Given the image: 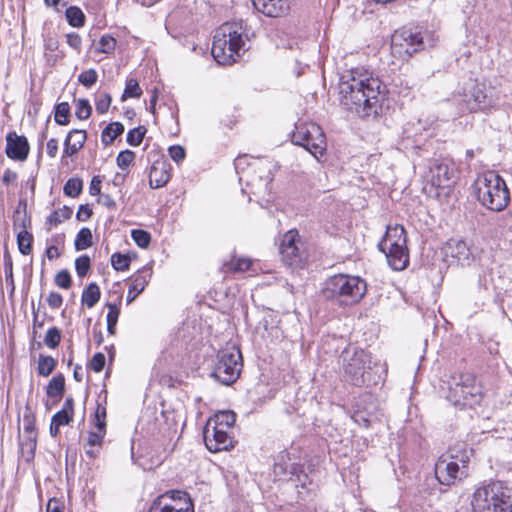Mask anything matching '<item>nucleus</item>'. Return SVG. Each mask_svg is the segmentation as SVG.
I'll return each mask as SVG.
<instances>
[{
    "mask_svg": "<svg viewBox=\"0 0 512 512\" xmlns=\"http://www.w3.org/2000/svg\"><path fill=\"white\" fill-rule=\"evenodd\" d=\"M386 84L367 71L351 70L339 82V101L348 111L362 119H376L383 112L387 100Z\"/></svg>",
    "mask_w": 512,
    "mask_h": 512,
    "instance_id": "1",
    "label": "nucleus"
},
{
    "mask_svg": "<svg viewBox=\"0 0 512 512\" xmlns=\"http://www.w3.org/2000/svg\"><path fill=\"white\" fill-rule=\"evenodd\" d=\"M367 292V283L359 276L335 274L322 284L320 297L333 307L344 308L362 300Z\"/></svg>",
    "mask_w": 512,
    "mask_h": 512,
    "instance_id": "2",
    "label": "nucleus"
},
{
    "mask_svg": "<svg viewBox=\"0 0 512 512\" xmlns=\"http://www.w3.org/2000/svg\"><path fill=\"white\" fill-rule=\"evenodd\" d=\"M458 109L462 113L491 114L500 106V97L496 89L485 83L472 81L465 83L455 97Z\"/></svg>",
    "mask_w": 512,
    "mask_h": 512,
    "instance_id": "3",
    "label": "nucleus"
},
{
    "mask_svg": "<svg viewBox=\"0 0 512 512\" xmlns=\"http://www.w3.org/2000/svg\"><path fill=\"white\" fill-rule=\"evenodd\" d=\"M247 40L249 35L242 20L224 23L214 36L212 56L219 64H231L235 62L234 55L239 56L240 51L245 50Z\"/></svg>",
    "mask_w": 512,
    "mask_h": 512,
    "instance_id": "4",
    "label": "nucleus"
},
{
    "mask_svg": "<svg viewBox=\"0 0 512 512\" xmlns=\"http://www.w3.org/2000/svg\"><path fill=\"white\" fill-rule=\"evenodd\" d=\"M473 188L477 201L488 210L501 212L510 202L506 181L494 171L478 175Z\"/></svg>",
    "mask_w": 512,
    "mask_h": 512,
    "instance_id": "5",
    "label": "nucleus"
},
{
    "mask_svg": "<svg viewBox=\"0 0 512 512\" xmlns=\"http://www.w3.org/2000/svg\"><path fill=\"white\" fill-rule=\"evenodd\" d=\"M473 512H512V490L499 480L483 482L471 502Z\"/></svg>",
    "mask_w": 512,
    "mask_h": 512,
    "instance_id": "6",
    "label": "nucleus"
},
{
    "mask_svg": "<svg viewBox=\"0 0 512 512\" xmlns=\"http://www.w3.org/2000/svg\"><path fill=\"white\" fill-rule=\"evenodd\" d=\"M273 473L279 481L291 482L297 489L310 491L312 480L306 472L305 461L301 457V452L294 447L283 450L277 455Z\"/></svg>",
    "mask_w": 512,
    "mask_h": 512,
    "instance_id": "7",
    "label": "nucleus"
},
{
    "mask_svg": "<svg viewBox=\"0 0 512 512\" xmlns=\"http://www.w3.org/2000/svg\"><path fill=\"white\" fill-rule=\"evenodd\" d=\"M434 42L433 33L419 25L403 26L395 30L391 37L392 49L408 57L434 46Z\"/></svg>",
    "mask_w": 512,
    "mask_h": 512,
    "instance_id": "8",
    "label": "nucleus"
},
{
    "mask_svg": "<svg viewBox=\"0 0 512 512\" xmlns=\"http://www.w3.org/2000/svg\"><path fill=\"white\" fill-rule=\"evenodd\" d=\"M217 360L211 371V377L223 385H231L237 381L243 368V357L236 343H227L216 356Z\"/></svg>",
    "mask_w": 512,
    "mask_h": 512,
    "instance_id": "9",
    "label": "nucleus"
},
{
    "mask_svg": "<svg viewBox=\"0 0 512 512\" xmlns=\"http://www.w3.org/2000/svg\"><path fill=\"white\" fill-rule=\"evenodd\" d=\"M447 399L460 408H473L482 402V389L476 382L475 375L460 373L453 376L449 384Z\"/></svg>",
    "mask_w": 512,
    "mask_h": 512,
    "instance_id": "10",
    "label": "nucleus"
},
{
    "mask_svg": "<svg viewBox=\"0 0 512 512\" xmlns=\"http://www.w3.org/2000/svg\"><path fill=\"white\" fill-rule=\"evenodd\" d=\"M291 142L305 148L317 160L325 155L326 135L317 123L298 120L290 134Z\"/></svg>",
    "mask_w": 512,
    "mask_h": 512,
    "instance_id": "11",
    "label": "nucleus"
},
{
    "mask_svg": "<svg viewBox=\"0 0 512 512\" xmlns=\"http://www.w3.org/2000/svg\"><path fill=\"white\" fill-rule=\"evenodd\" d=\"M343 354V377L346 382L356 387L369 386L374 382L371 378L373 364L371 353L355 348L351 355L348 351Z\"/></svg>",
    "mask_w": 512,
    "mask_h": 512,
    "instance_id": "12",
    "label": "nucleus"
},
{
    "mask_svg": "<svg viewBox=\"0 0 512 512\" xmlns=\"http://www.w3.org/2000/svg\"><path fill=\"white\" fill-rule=\"evenodd\" d=\"M431 131L421 120L407 122L402 131V147L419 157L427 158L433 148Z\"/></svg>",
    "mask_w": 512,
    "mask_h": 512,
    "instance_id": "13",
    "label": "nucleus"
},
{
    "mask_svg": "<svg viewBox=\"0 0 512 512\" xmlns=\"http://www.w3.org/2000/svg\"><path fill=\"white\" fill-rule=\"evenodd\" d=\"M427 177L432 187L438 190L450 189L456 183L458 170L451 159H434L430 162Z\"/></svg>",
    "mask_w": 512,
    "mask_h": 512,
    "instance_id": "14",
    "label": "nucleus"
},
{
    "mask_svg": "<svg viewBox=\"0 0 512 512\" xmlns=\"http://www.w3.org/2000/svg\"><path fill=\"white\" fill-rule=\"evenodd\" d=\"M149 512H194V504L187 492L171 490L154 499Z\"/></svg>",
    "mask_w": 512,
    "mask_h": 512,
    "instance_id": "15",
    "label": "nucleus"
},
{
    "mask_svg": "<svg viewBox=\"0 0 512 512\" xmlns=\"http://www.w3.org/2000/svg\"><path fill=\"white\" fill-rule=\"evenodd\" d=\"M239 182L240 184L245 185V187L241 188L243 194L254 195L258 198V201H264L266 203L273 201L274 196L272 186H268L267 182H264L261 179L260 174L257 175L256 172H253L250 169L242 174ZM249 200H252L251 196H249Z\"/></svg>",
    "mask_w": 512,
    "mask_h": 512,
    "instance_id": "16",
    "label": "nucleus"
},
{
    "mask_svg": "<svg viewBox=\"0 0 512 512\" xmlns=\"http://www.w3.org/2000/svg\"><path fill=\"white\" fill-rule=\"evenodd\" d=\"M435 477L442 485H453L456 480L466 477L468 472L461 470L458 461H453L449 455H441L434 467Z\"/></svg>",
    "mask_w": 512,
    "mask_h": 512,
    "instance_id": "17",
    "label": "nucleus"
},
{
    "mask_svg": "<svg viewBox=\"0 0 512 512\" xmlns=\"http://www.w3.org/2000/svg\"><path fill=\"white\" fill-rule=\"evenodd\" d=\"M445 253L456 259L460 265L470 266L478 257L479 249L462 239L451 238L446 243Z\"/></svg>",
    "mask_w": 512,
    "mask_h": 512,
    "instance_id": "18",
    "label": "nucleus"
},
{
    "mask_svg": "<svg viewBox=\"0 0 512 512\" xmlns=\"http://www.w3.org/2000/svg\"><path fill=\"white\" fill-rule=\"evenodd\" d=\"M27 201L20 200L18 208L14 214V228L17 231V244L19 251L28 255L32 251V236L27 231V225L25 221Z\"/></svg>",
    "mask_w": 512,
    "mask_h": 512,
    "instance_id": "19",
    "label": "nucleus"
},
{
    "mask_svg": "<svg viewBox=\"0 0 512 512\" xmlns=\"http://www.w3.org/2000/svg\"><path fill=\"white\" fill-rule=\"evenodd\" d=\"M203 436L206 448L213 453L233 448V438L228 431L205 427Z\"/></svg>",
    "mask_w": 512,
    "mask_h": 512,
    "instance_id": "20",
    "label": "nucleus"
},
{
    "mask_svg": "<svg viewBox=\"0 0 512 512\" xmlns=\"http://www.w3.org/2000/svg\"><path fill=\"white\" fill-rule=\"evenodd\" d=\"M30 151V145L26 137L20 136L15 132H10L6 136L5 152L8 158L16 161L27 159Z\"/></svg>",
    "mask_w": 512,
    "mask_h": 512,
    "instance_id": "21",
    "label": "nucleus"
},
{
    "mask_svg": "<svg viewBox=\"0 0 512 512\" xmlns=\"http://www.w3.org/2000/svg\"><path fill=\"white\" fill-rule=\"evenodd\" d=\"M171 165L164 158L158 157L153 161L149 172V185L152 189L164 187L170 180Z\"/></svg>",
    "mask_w": 512,
    "mask_h": 512,
    "instance_id": "22",
    "label": "nucleus"
},
{
    "mask_svg": "<svg viewBox=\"0 0 512 512\" xmlns=\"http://www.w3.org/2000/svg\"><path fill=\"white\" fill-rule=\"evenodd\" d=\"M407 245V233L404 227L400 224L388 225L382 239L379 241L377 247L379 251L385 252L388 247L399 248L400 246Z\"/></svg>",
    "mask_w": 512,
    "mask_h": 512,
    "instance_id": "23",
    "label": "nucleus"
},
{
    "mask_svg": "<svg viewBox=\"0 0 512 512\" xmlns=\"http://www.w3.org/2000/svg\"><path fill=\"white\" fill-rule=\"evenodd\" d=\"M152 277V266L147 264L131 276V285L127 293V304L133 302L143 292Z\"/></svg>",
    "mask_w": 512,
    "mask_h": 512,
    "instance_id": "24",
    "label": "nucleus"
},
{
    "mask_svg": "<svg viewBox=\"0 0 512 512\" xmlns=\"http://www.w3.org/2000/svg\"><path fill=\"white\" fill-rule=\"evenodd\" d=\"M254 8L267 17H281L289 9V0H251Z\"/></svg>",
    "mask_w": 512,
    "mask_h": 512,
    "instance_id": "25",
    "label": "nucleus"
},
{
    "mask_svg": "<svg viewBox=\"0 0 512 512\" xmlns=\"http://www.w3.org/2000/svg\"><path fill=\"white\" fill-rule=\"evenodd\" d=\"M87 140V132L82 129L70 130L63 143L62 161L65 158L75 156L83 147Z\"/></svg>",
    "mask_w": 512,
    "mask_h": 512,
    "instance_id": "26",
    "label": "nucleus"
},
{
    "mask_svg": "<svg viewBox=\"0 0 512 512\" xmlns=\"http://www.w3.org/2000/svg\"><path fill=\"white\" fill-rule=\"evenodd\" d=\"M279 166L276 162L268 157L263 158H252L251 171L260 174L261 179L267 182L268 186H272L274 174L278 170Z\"/></svg>",
    "mask_w": 512,
    "mask_h": 512,
    "instance_id": "27",
    "label": "nucleus"
},
{
    "mask_svg": "<svg viewBox=\"0 0 512 512\" xmlns=\"http://www.w3.org/2000/svg\"><path fill=\"white\" fill-rule=\"evenodd\" d=\"M110 297H115L113 302H107L106 307L108 313L106 316L107 331L110 335H114L116 332V325L120 315V306L123 298V294L120 291L111 290L109 291Z\"/></svg>",
    "mask_w": 512,
    "mask_h": 512,
    "instance_id": "28",
    "label": "nucleus"
},
{
    "mask_svg": "<svg viewBox=\"0 0 512 512\" xmlns=\"http://www.w3.org/2000/svg\"><path fill=\"white\" fill-rule=\"evenodd\" d=\"M389 266L395 271H401L409 264V251L407 245L399 248L388 247L385 252Z\"/></svg>",
    "mask_w": 512,
    "mask_h": 512,
    "instance_id": "29",
    "label": "nucleus"
},
{
    "mask_svg": "<svg viewBox=\"0 0 512 512\" xmlns=\"http://www.w3.org/2000/svg\"><path fill=\"white\" fill-rule=\"evenodd\" d=\"M29 408L23 415V433L20 432V453L21 457L29 462L32 459V443L30 442V433L32 432V419L28 415Z\"/></svg>",
    "mask_w": 512,
    "mask_h": 512,
    "instance_id": "30",
    "label": "nucleus"
},
{
    "mask_svg": "<svg viewBox=\"0 0 512 512\" xmlns=\"http://www.w3.org/2000/svg\"><path fill=\"white\" fill-rule=\"evenodd\" d=\"M236 421V414L231 410H224L215 413L209 418L206 427L217 428L219 430L228 431L231 429Z\"/></svg>",
    "mask_w": 512,
    "mask_h": 512,
    "instance_id": "31",
    "label": "nucleus"
},
{
    "mask_svg": "<svg viewBox=\"0 0 512 512\" xmlns=\"http://www.w3.org/2000/svg\"><path fill=\"white\" fill-rule=\"evenodd\" d=\"M124 130V125L121 122L116 121L108 124L101 134L102 144L105 147L111 145L118 136L123 134Z\"/></svg>",
    "mask_w": 512,
    "mask_h": 512,
    "instance_id": "32",
    "label": "nucleus"
},
{
    "mask_svg": "<svg viewBox=\"0 0 512 512\" xmlns=\"http://www.w3.org/2000/svg\"><path fill=\"white\" fill-rule=\"evenodd\" d=\"M65 391V378L63 374L59 373L52 377L46 387V394L48 397L57 398L60 400Z\"/></svg>",
    "mask_w": 512,
    "mask_h": 512,
    "instance_id": "33",
    "label": "nucleus"
},
{
    "mask_svg": "<svg viewBox=\"0 0 512 512\" xmlns=\"http://www.w3.org/2000/svg\"><path fill=\"white\" fill-rule=\"evenodd\" d=\"M101 297V291L97 283H89L82 292L81 301L88 308L94 307Z\"/></svg>",
    "mask_w": 512,
    "mask_h": 512,
    "instance_id": "34",
    "label": "nucleus"
},
{
    "mask_svg": "<svg viewBox=\"0 0 512 512\" xmlns=\"http://www.w3.org/2000/svg\"><path fill=\"white\" fill-rule=\"evenodd\" d=\"M63 234H55L47 240V247L45 250V257L49 260L57 259L60 256L59 247L64 245Z\"/></svg>",
    "mask_w": 512,
    "mask_h": 512,
    "instance_id": "35",
    "label": "nucleus"
},
{
    "mask_svg": "<svg viewBox=\"0 0 512 512\" xmlns=\"http://www.w3.org/2000/svg\"><path fill=\"white\" fill-rule=\"evenodd\" d=\"M93 244V236L92 232L89 228L83 227L81 228L75 238L74 241V247L76 251H82L89 247H91Z\"/></svg>",
    "mask_w": 512,
    "mask_h": 512,
    "instance_id": "36",
    "label": "nucleus"
},
{
    "mask_svg": "<svg viewBox=\"0 0 512 512\" xmlns=\"http://www.w3.org/2000/svg\"><path fill=\"white\" fill-rule=\"evenodd\" d=\"M67 22L72 27H82L85 24V15L78 6H69L65 11Z\"/></svg>",
    "mask_w": 512,
    "mask_h": 512,
    "instance_id": "37",
    "label": "nucleus"
},
{
    "mask_svg": "<svg viewBox=\"0 0 512 512\" xmlns=\"http://www.w3.org/2000/svg\"><path fill=\"white\" fill-rule=\"evenodd\" d=\"M57 360L52 356L39 355L37 372L40 376H49L56 368Z\"/></svg>",
    "mask_w": 512,
    "mask_h": 512,
    "instance_id": "38",
    "label": "nucleus"
},
{
    "mask_svg": "<svg viewBox=\"0 0 512 512\" xmlns=\"http://www.w3.org/2000/svg\"><path fill=\"white\" fill-rule=\"evenodd\" d=\"M83 191V181L79 177L69 178L63 187V193L67 197L76 198Z\"/></svg>",
    "mask_w": 512,
    "mask_h": 512,
    "instance_id": "39",
    "label": "nucleus"
},
{
    "mask_svg": "<svg viewBox=\"0 0 512 512\" xmlns=\"http://www.w3.org/2000/svg\"><path fill=\"white\" fill-rule=\"evenodd\" d=\"M54 120L58 125L64 126L70 122V105L67 102H61L54 107Z\"/></svg>",
    "mask_w": 512,
    "mask_h": 512,
    "instance_id": "40",
    "label": "nucleus"
},
{
    "mask_svg": "<svg viewBox=\"0 0 512 512\" xmlns=\"http://www.w3.org/2000/svg\"><path fill=\"white\" fill-rule=\"evenodd\" d=\"M252 265V262L249 258H232L230 261L225 262L223 264V267L225 271H231V272H244L249 270L250 266Z\"/></svg>",
    "mask_w": 512,
    "mask_h": 512,
    "instance_id": "41",
    "label": "nucleus"
},
{
    "mask_svg": "<svg viewBox=\"0 0 512 512\" xmlns=\"http://www.w3.org/2000/svg\"><path fill=\"white\" fill-rule=\"evenodd\" d=\"M280 254L283 262L288 266H296L302 260L298 245L288 247L287 249L280 251Z\"/></svg>",
    "mask_w": 512,
    "mask_h": 512,
    "instance_id": "42",
    "label": "nucleus"
},
{
    "mask_svg": "<svg viewBox=\"0 0 512 512\" xmlns=\"http://www.w3.org/2000/svg\"><path fill=\"white\" fill-rule=\"evenodd\" d=\"M131 257L129 254L115 252L111 255V265L116 271H128L130 269Z\"/></svg>",
    "mask_w": 512,
    "mask_h": 512,
    "instance_id": "43",
    "label": "nucleus"
},
{
    "mask_svg": "<svg viewBox=\"0 0 512 512\" xmlns=\"http://www.w3.org/2000/svg\"><path fill=\"white\" fill-rule=\"evenodd\" d=\"M146 132V127L142 125L129 130L126 136L127 143L133 147L139 146L142 143Z\"/></svg>",
    "mask_w": 512,
    "mask_h": 512,
    "instance_id": "44",
    "label": "nucleus"
},
{
    "mask_svg": "<svg viewBox=\"0 0 512 512\" xmlns=\"http://www.w3.org/2000/svg\"><path fill=\"white\" fill-rule=\"evenodd\" d=\"M131 238L135 244L142 249L147 248L151 243V234L144 229H132Z\"/></svg>",
    "mask_w": 512,
    "mask_h": 512,
    "instance_id": "45",
    "label": "nucleus"
},
{
    "mask_svg": "<svg viewBox=\"0 0 512 512\" xmlns=\"http://www.w3.org/2000/svg\"><path fill=\"white\" fill-rule=\"evenodd\" d=\"M98 45L96 49L98 53L112 54L115 51L117 41L112 35L104 34L101 36Z\"/></svg>",
    "mask_w": 512,
    "mask_h": 512,
    "instance_id": "46",
    "label": "nucleus"
},
{
    "mask_svg": "<svg viewBox=\"0 0 512 512\" xmlns=\"http://www.w3.org/2000/svg\"><path fill=\"white\" fill-rule=\"evenodd\" d=\"M142 95V89L135 79H128L121 100L125 101L127 98H139Z\"/></svg>",
    "mask_w": 512,
    "mask_h": 512,
    "instance_id": "47",
    "label": "nucleus"
},
{
    "mask_svg": "<svg viewBox=\"0 0 512 512\" xmlns=\"http://www.w3.org/2000/svg\"><path fill=\"white\" fill-rule=\"evenodd\" d=\"M135 157L136 155L132 150H122L116 157V164L121 170H127L135 160Z\"/></svg>",
    "mask_w": 512,
    "mask_h": 512,
    "instance_id": "48",
    "label": "nucleus"
},
{
    "mask_svg": "<svg viewBox=\"0 0 512 512\" xmlns=\"http://www.w3.org/2000/svg\"><path fill=\"white\" fill-rule=\"evenodd\" d=\"M45 50L55 51L58 48L59 42L54 31L50 27H44L42 32Z\"/></svg>",
    "mask_w": 512,
    "mask_h": 512,
    "instance_id": "49",
    "label": "nucleus"
},
{
    "mask_svg": "<svg viewBox=\"0 0 512 512\" xmlns=\"http://www.w3.org/2000/svg\"><path fill=\"white\" fill-rule=\"evenodd\" d=\"M472 454V449L463 448L462 450H459L456 454L451 453L449 455V458H451L453 461H458L460 469L467 471V466L470 462V457Z\"/></svg>",
    "mask_w": 512,
    "mask_h": 512,
    "instance_id": "50",
    "label": "nucleus"
},
{
    "mask_svg": "<svg viewBox=\"0 0 512 512\" xmlns=\"http://www.w3.org/2000/svg\"><path fill=\"white\" fill-rule=\"evenodd\" d=\"M92 113V107L87 99H78L76 101L75 116L79 120H85L90 117Z\"/></svg>",
    "mask_w": 512,
    "mask_h": 512,
    "instance_id": "51",
    "label": "nucleus"
},
{
    "mask_svg": "<svg viewBox=\"0 0 512 512\" xmlns=\"http://www.w3.org/2000/svg\"><path fill=\"white\" fill-rule=\"evenodd\" d=\"M98 80V74L95 69L90 68L78 75V82L86 88H91Z\"/></svg>",
    "mask_w": 512,
    "mask_h": 512,
    "instance_id": "52",
    "label": "nucleus"
},
{
    "mask_svg": "<svg viewBox=\"0 0 512 512\" xmlns=\"http://www.w3.org/2000/svg\"><path fill=\"white\" fill-rule=\"evenodd\" d=\"M91 267V259L87 254L81 255L75 260V270L79 277L87 275Z\"/></svg>",
    "mask_w": 512,
    "mask_h": 512,
    "instance_id": "53",
    "label": "nucleus"
},
{
    "mask_svg": "<svg viewBox=\"0 0 512 512\" xmlns=\"http://www.w3.org/2000/svg\"><path fill=\"white\" fill-rule=\"evenodd\" d=\"M300 242L299 234L296 230H289L283 235L280 243L279 252L291 246H296Z\"/></svg>",
    "mask_w": 512,
    "mask_h": 512,
    "instance_id": "54",
    "label": "nucleus"
},
{
    "mask_svg": "<svg viewBox=\"0 0 512 512\" xmlns=\"http://www.w3.org/2000/svg\"><path fill=\"white\" fill-rule=\"evenodd\" d=\"M61 340L60 330L57 327H51L48 329L44 343L51 349L58 347Z\"/></svg>",
    "mask_w": 512,
    "mask_h": 512,
    "instance_id": "55",
    "label": "nucleus"
},
{
    "mask_svg": "<svg viewBox=\"0 0 512 512\" xmlns=\"http://www.w3.org/2000/svg\"><path fill=\"white\" fill-rule=\"evenodd\" d=\"M252 165V158H248L247 155L244 156H238L234 160V167L236 170V173L238 174V178L242 177V174H244L246 171H249L251 169Z\"/></svg>",
    "mask_w": 512,
    "mask_h": 512,
    "instance_id": "56",
    "label": "nucleus"
},
{
    "mask_svg": "<svg viewBox=\"0 0 512 512\" xmlns=\"http://www.w3.org/2000/svg\"><path fill=\"white\" fill-rule=\"evenodd\" d=\"M112 97L109 93L104 92L101 93L96 101H95V107L98 114H105L107 113L110 105H111Z\"/></svg>",
    "mask_w": 512,
    "mask_h": 512,
    "instance_id": "57",
    "label": "nucleus"
},
{
    "mask_svg": "<svg viewBox=\"0 0 512 512\" xmlns=\"http://www.w3.org/2000/svg\"><path fill=\"white\" fill-rule=\"evenodd\" d=\"M94 425L97 430L106 429V407L101 403H97V408L94 414Z\"/></svg>",
    "mask_w": 512,
    "mask_h": 512,
    "instance_id": "58",
    "label": "nucleus"
},
{
    "mask_svg": "<svg viewBox=\"0 0 512 512\" xmlns=\"http://www.w3.org/2000/svg\"><path fill=\"white\" fill-rule=\"evenodd\" d=\"M55 284L62 289H69L72 285L71 274L67 269L59 271L55 276Z\"/></svg>",
    "mask_w": 512,
    "mask_h": 512,
    "instance_id": "59",
    "label": "nucleus"
},
{
    "mask_svg": "<svg viewBox=\"0 0 512 512\" xmlns=\"http://www.w3.org/2000/svg\"><path fill=\"white\" fill-rule=\"evenodd\" d=\"M350 418L360 427L367 429L371 425L369 415L364 411L356 410L350 415Z\"/></svg>",
    "mask_w": 512,
    "mask_h": 512,
    "instance_id": "60",
    "label": "nucleus"
},
{
    "mask_svg": "<svg viewBox=\"0 0 512 512\" xmlns=\"http://www.w3.org/2000/svg\"><path fill=\"white\" fill-rule=\"evenodd\" d=\"M168 154L170 158L175 161L177 164L182 162L186 157L185 148L181 145H171L168 148Z\"/></svg>",
    "mask_w": 512,
    "mask_h": 512,
    "instance_id": "61",
    "label": "nucleus"
},
{
    "mask_svg": "<svg viewBox=\"0 0 512 512\" xmlns=\"http://www.w3.org/2000/svg\"><path fill=\"white\" fill-rule=\"evenodd\" d=\"M105 362H106L105 355L103 353H101V352H97L92 357V359L90 361V364H89V367L94 372L99 373V372H101L104 369Z\"/></svg>",
    "mask_w": 512,
    "mask_h": 512,
    "instance_id": "62",
    "label": "nucleus"
},
{
    "mask_svg": "<svg viewBox=\"0 0 512 512\" xmlns=\"http://www.w3.org/2000/svg\"><path fill=\"white\" fill-rule=\"evenodd\" d=\"M51 420L64 426L73 421V415L61 409L52 416Z\"/></svg>",
    "mask_w": 512,
    "mask_h": 512,
    "instance_id": "63",
    "label": "nucleus"
},
{
    "mask_svg": "<svg viewBox=\"0 0 512 512\" xmlns=\"http://www.w3.org/2000/svg\"><path fill=\"white\" fill-rule=\"evenodd\" d=\"M105 434H106V429H104V430H97L96 432L91 431L88 434L87 443L90 446L101 445L102 442H103Z\"/></svg>",
    "mask_w": 512,
    "mask_h": 512,
    "instance_id": "64",
    "label": "nucleus"
}]
</instances>
